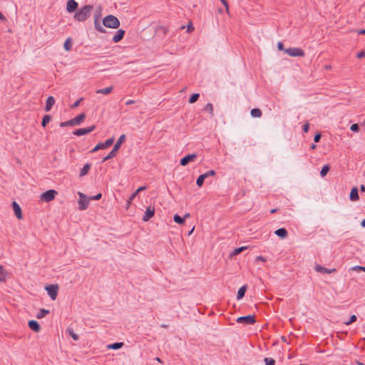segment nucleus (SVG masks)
I'll return each mask as SVG.
<instances>
[{
    "label": "nucleus",
    "instance_id": "obj_1",
    "mask_svg": "<svg viewBox=\"0 0 365 365\" xmlns=\"http://www.w3.org/2000/svg\"><path fill=\"white\" fill-rule=\"evenodd\" d=\"M93 9V6L92 5H85L82 6L75 13L73 19L79 22L86 21L91 16Z\"/></svg>",
    "mask_w": 365,
    "mask_h": 365
},
{
    "label": "nucleus",
    "instance_id": "obj_2",
    "mask_svg": "<svg viewBox=\"0 0 365 365\" xmlns=\"http://www.w3.org/2000/svg\"><path fill=\"white\" fill-rule=\"evenodd\" d=\"M104 26L110 29H118L120 26L118 19L113 15H108L103 19Z\"/></svg>",
    "mask_w": 365,
    "mask_h": 365
},
{
    "label": "nucleus",
    "instance_id": "obj_3",
    "mask_svg": "<svg viewBox=\"0 0 365 365\" xmlns=\"http://www.w3.org/2000/svg\"><path fill=\"white\" fill-rule=\"evenodd\" d=\"M101 17V7L99 6L98 10L95 11L94 14V27L96 31L105 34L106 32V29L101 26L100 22V19Z\"/></svg>",
    "mask_w": 365,
    "mask_h": 365
},
{
    "label": "nucleus",
    "instance_id": "obj_4",
    "mask_svg": "<svg viewBox=\"0 0 365 365\" xmlns=\"http://www.w3.org/2000/svg\"><path fill=\"white\" fill-rule=\"evenodd\" d=\"M78 208L80 210H85L88 207L91 201L90 197H88L85 194L81 192H78Z\"/></svg>",
    "mask_w": 365,
    "mask_h": 365
},
{
    "label": "nucleus",
    "instance_id": "obj_5",
    "mask_svg": "<svg viewBox=\"0 0 365 365\" xmlns=\"http://www.w3.org/2000/svg\"><path fill=\"white\" fill-rule=\"evenodd\" d=\"M284 52L292 57H304L305 56L304 51L300 48H288L284 50Z\"/></svg>",
    "mask_w": 365,
    "mask_h": 365
},
{
    "label": "nucleus",
    "instance_id": "obj_6",
    "mask_svg": "<svg viewBox=\"0 0 365 365\" xmlns=\"http://www.w3.org/2000/svg\"><path fill=\"white\" fill-rule=\"evenodd\" d=\"M57 193L58 192L55 190H48L43 192L41 195L40 198L42 201L48 202L55 198Z\"/></svg>",
    "mask_w": 365,
    "mask_h": 365
},
{
    "label": "nucleus",
    "instance_id": "obj_7",
    "mask_svg": "<svg viewBox=\"0 0 365 365\" xmlns=\"http://www.w3.org/2000/svg\"><path fill=\"white\" fill-rule=\"evenodd\" d=\"M114 142V138L112 137L108 140H106L103 143H98L91 151V153H95L100 149H106L113 145Z\"/></svg>",
    "mask_w": 365,
    "mask_h": 365
},
{
    "label": "nucleus",
    "instance_id": "obj_8",
    "mask_svg": "<svg viewBox=\"0 0 365 365\" xmlns=\"http://www.w3.org/2000/svg\"><path fill=\"white\" fill-rule=\"evenodd\" d=\"M216 173L214 170H210L207 172H206L204 174H202L198 176L196 180L197 185L200 187L203 185V183L205 182V180L207 179L208 177L214 176L215 175Z\"/></svg>",
    "mask_w": 365,
    "mask_h": 365
},
{
    "label": "nucleus",
    "instance_id": "obj_9",
    "mask_svg": "<svg viewBox=\"0 0 365 365\" xmlns=\"http://www.w3.org/2000/svg\"><path fill=\"white\" fill-rule=\"evenodd\" d=\"M48 295L52 300H55L58 295V286L57 284H50L46 287Z\"/></svg>",
    "mask_w": 365,
    "mask_h": 365
},
{
    "label": "nucleus",
    "instance_id": "obj_10",
    "mask_svg": "<svg viewBox=\"0 0 365 365\" xmlns=\"http://www.w3.org/2000/svg\"><path fill=\"white\" fill-rule=\"evenodd\" d=\"M236 321L237 323L245 324H247V325H252L256 322L255 315H247V316L240 317L237 319Z\"/></svg>",
    "mask_w": 365,
    "mask_h": 365
},
{
    "label": "nucleus",
    "instance_id": "obj_11",
    "mask_svg": "<svg viewBox=\"0 0 365 365\" xmlns=\"http://www.w3.org/2000/svg\"><path fill=\"white\" fill-rule=\"evenodd\" d=\"M197 157V155L195 153L188 154L180 159V163L182 166H185L188 163L195 161Z\"/></svg>",
    "mask_w": 365,
    "mask_h": 365
},
{
    "label": "nucleus",
    "instance_id": "obj_12",
    "mask_svg": "<svg viewBox=\"0 0 365 365\" xmlns=\"http://www.w3.org/2000/svg\"><path fill=\"white\" fill-rule=\"evenodd\" d=\"M95 129H96V126L93 125H91V126H89L87 128L76 129L73 132V133L75 135L81 136V135H86V134L92 132Z\"/></svg>",
    "mask_w": 365,
    "mask_h": 365
},
{
    "label": "nucleus",
    "instance_id": "obj_13",
    "mask_svg": "<svg viewBox=\"0 0 365 365\" xmlns=\"http://www.w3.org/2000/svg\"><path fill=\"white\" fill-rule=\"evenodd\" d=\"M155 209L153 206H148L146 208L144 215L142 217V220L144 222L149 221L155 215Z\"/></svg>",
    "mask_w": 365,
    "mask_h": 365
},
{
    "label": "nucleus",
    "instance_id": "obj_14",
    "mask_svg": "<svg viewBox=\"0 0 365 365\" xmlns=\"http://www.w3.org/2000/svg\"><path fill=\"white\" fill-rule=\"evenodd\" d=\"M78 4L75 0H68L66 4V10L68 13L77 11Z\"/></svg>",
    "mask_w": 365,
    "mask_h": 365
},
{
    "label": "nucleus",
    "instance_id": "obj_15",
    "mask_svg": "<svg viewBox=\"0 0 365 365\" xmlns=\"http://www.w3.org/2000/svg\"><path fill=\"white\" fill-rule=\"evenodd\" d=\"M12 207L16 218L18 220H21L23 218V215L20 205L16 202L14 201L12 202Z\"/></svg>",
    "mask_w": 365,
    "mask_h": 365
},
{
    "label": "nucleus",
    "instance_id": "obj_16",
    "mask_svg": "<svg viewBox=\"0 0 365 365\" xmlns=\"http://www.w3.org/2000/svg\"><path fill=\"white\" fill-rule=\"evenodd\" d=\"M125 34V30L123 29H118L115 34L113 36L112 41L114 43H118L120 42L124 37Z\"/></svg>",
    "mask_w": 365,
    "mask_h": 365
},
{
    "label": "nucleus",
    "instance_id": "obj_17",
    "mask_svg": "<svg viewBox=\"0 0 365 365\" xmlns=\"http://www.w3.org/2000/svg\"><path fill=\"white\" fill-rule=\"evenodd\" d=\"M314 269L317 272L323 273V274H331V273L335 272L336 271V269L335 268L327 269V268H325L319 264H317L314 267Z\"/></svg>",
    "mask_w": 365,
    "mask_h": 365
},
{
    "label": "nucleus",
    "instance_id": "obj_18",
    "mask_svg": "<svg viewBox=\"0 0 365 365\" xmlns=\"http://www.w3.org/2000/svg\"><path fill=\"white\" fill-rule=\"evenodd\" d=\"M147 187L145 186H141L140 187H138L135 192H134L129 197V199L127 200V208H128L130 207V205H131L132 203V201L134 200L135 197H136V195H138V192L143 191V190H145Z\"/></svg>",
    "mask_w": 365,
    "mask_h": 365
},
{
    "label": "nucleus",
    "instance_id": "obj_19",
    "mask_svg": "<svg viewBox=\"0 0 365 365\" xmlns=\"http://www.w3.org/2000/svg\"><path fill=\"white\" fill-rule=\"evenodd\" d=\"M86 118V114L84 113H82L79 114L78 115L76 116L74 118L71 119L72 125H80Z\"/></svg>",
    "mask_w": 365,
    "mask_h": 365
},
{
    "label": "nucleus",
    "instance_id": "obj_20",
    "mask_svg": "<svg viewBox=\"0 0 365 365\" xmlns=\"http://www.w3.org/2000/svg\"><path fill=\"white\" fill-rule=\"evenodd\" d=\"M55 98L53 96H48L46 101V106L44 110L46 112H48L51 110L52 107L55 104Z\"/></svg>",
    "mask_w": 365,
    "mask_h": 365
},
{
    "label": "nucleus",
    "instance_id": "obj_21",
    "mask_svg": "<svg viewBox=\"0 0 365 365\" xmlns=\"http://www.w3.org/2000/svg\"><path fill=\"white\" fill-rule=\"evenodd\" d=\"M29 327L34 331L35 332H38L41 330V326L39 323L36 320H30L28 322Z\"/></svg>",
    "mask_w": 365,
    "mask_h": 365
},
{
    "label": "nucleus",
    "instance_id": "obj_22",
    "mask_svg": "<svg viewBox=\"0 0 365 365\" xmlns=\"http://www.w3.org/2000/svg\"><path fill=\"white\" fill-rule=\"evenodd\" d=\"M349 199L351 201H356L359 199V190L356 187H354L351 188L350 195H349Z\"/></svg>",
    "mask_w": 365,
    "mask_h": 365
},
{
    "label": "nucleus",
    "instance_id": "obj_23",
    "mask_svg": "<svg viewBox=\"0 0 365 365\" xmlns=\"http://www.w3.org/2000/svg\"><path fill=\"white\" fill-rule=\"evenodd\" d=\"M274 234L282 239H284L288 235V232L284 227L275 230Z\"/></svg>",
    "mask_w": 365,
    "mask_h": 365
},
{
    "label": "nucleus",
    "instance_id": "obj_24",
    "mask_svg": "<svg viewBox=\"0 0 365 365\" xmlns=\"http://www.w3.org/2000/svg\"><path fill=\"white\" fill-rule=\"evenodd\" d=\"M247 289V285H246V284L243 285L238 289L237 294V300H240L244 297Z\"/></svg>",
    "mask_w": 365,
    "mask_h": 365
},
{
    "label": "nucleus",
    "instance_id": "obj_25",
    "mask_svg": "<svg viewBox=\"0 0 365 365\" xmlns=\"http://www.w3.org/2000/svg\"><path fill=\"white\" fill-rule=\"evenodd\" d=\"M125 134H122L119 138L118 139L117 142L115 143V144L114 145L113 148L115 150H116L117 151H118V150L120 149L122 143L125 140Z\"/></svg>",
    "mask_w": 365,
    "mask_h": 365
},
{
    "label": "nucleus",
    "instance_id": "obj_26",
    "mask_svg": "<svg viewBox=\"0 0 365 365\" xmlns=\"http://www.w3.org/2000/svg\"><path fill=\"white\" fill-rule=\"evenodd\" d=\"M91 164L86 163L84 165V166L81 169L79 176L83 177L88 174L89 170L91 169Z\"/></svg>",
    "mask_w": 365,
    "mask_h": 365
},
{
    "label": "nucleus",
    "instance_id": "obj_27",
    "mask_svg": "<svg viewBox=\"0 0 365 365\" xmlns=\"http://www.w3.org/2000/svg\"><path fill=\"white\" fill-rule=\"evenodd\" d=\"M113 90V86H109V87H107V88L98 89L96 91V93H97L103 94V95H107V94L110 93Z\"/></svg>",
    "mask_w": 365,
    "mask_h": 365
},
{
    "label": "nucleus",
    "instance_id": "obj_28",
    "mask_svg": "<svg viewBox=\"0 0 365 365\" xmlns=\"http://www.w3.org/2000/svg\"><path fill=\"white\" fill-rule=\"evenodd\" d=\"M250 114L253 118H260L262 115V112L259 108H252L250 111Z\"/></svg>",
    "mask_w": 365,
    "mask_h": 365
},
{
    "label": "nucleus",
    "instance_id": "obj_29",
    "mask_svg": "<svg viewBox=\"0 0 365 365\" xmlns=\"http://www.w3.org/2000/svg\"><path fill=\"white\" fill-rule=\"evenodd\" d=\"M123 345H124L123 342H115V343L108 345V348L110 349L117 350V349L122 348L123 346Z\"/></svg>",
    "mask_w": 365,
    "mask_h": 365
},
{
    "label": "nucleus",
    "instance_id": "obj_30",
    "mask_svg": "<svg viewBox=\"0 0 365 365\" xmlns=\"http://www.w3.org/2000/svg\"><path fill=\"white\" fill-rule=\"evenodd\" d=\"M118 151L116 150H115L114 148L112 149V150L106 156L103 158V160L102 162H105L106 160H108L113 158H114L116 154H117Z\"/></svg>",
    "mask_w": 365,
    "mask_h": 365
},
{
    "label": "nucleus",
    "instance_id": "obj_31",
    "mask_svg": "<svg viewBox=\"0 0 365 365\" xmlns=\"http://www.w3.org/2000/svg\"><path fill=\"white\" fill-rule=\"evenodd\" d=\"M63 48L66 51H69L72 48V39L71 38H68L63 44Z\"/></svg>",
    "mask_w": 365,
    "mask_h": 365
},
{
    "label": "nucleus",
    "instance_id": "obj_32",
    "mask_svg": "<svg viewBox=\"0 0 365 365\" xmlns=\"http://www.w3.org/2000/svg\"><path fill=\"white\" fill-rule=\"evenodd\" d=\"M49 313V310L45 309H41L36 314L37 319H42L45 317Z\"/></svg>",
    "mask_w": 365,
    "mask_h": 365
},
{
    "label": "nucleus",
    "instance_id": "obj_33",
    "mask_svg": "<svg viewBox=\"0 0 365 365\" xmlns=\"http://www.w3.org/2000/svg\"><path fill=\"white\" fill-rule=\"evenodd\" d=\"M66 331L68 333L69 336L72 337V339L75 341H78L79 339V336L74 332L73 329L68 328Z\"/></svg>",
    "mask_w": 365,
    "mask_h": 365
},
{
    "label": "nucleus",
    "instance_id": "obj_34",
    "mask_svg": "<svg viewBox=\"0 0 365 365\" xmlns=\"http://www.w3.org/2000/svg\"><path fill=\"white\" fill-rule=\"evenodd\" d=\"M174 222L178 225H182L185 222V217H180L179 215L175 214L173 217Z\"/></svg>",
    "mask_w": 365,
    "mask_h": 365
},
{
    "label": "nucleus",
    "instance_id": "obj_35",
    "mask_svg": "<svg viewBox=\"0 0 365 365\" xmlns=\"http://www.w3.org/2000/svg\"><path fill=\"white\" fill-rule=\"evenodd\" d=\"M51 120V116L50 115H45L41 121V125L45 128L47 124Z\"/></svg>",
    "mask_w": 365,
    "mask_h": 365
},
{
    "label": "nucleus",
    "instance_id": "obj_36",
    "mask_svg": "<svg viewBox=\"0 0 365 365\" xmlns=\"http://www.w3.org/2000/svg\"><path fill=\"white\" fill-rule=\"evenodd\" d=\"M330 166L329 165H325L322 167L321 171H320V175L321 177L324 178L327 175L328 172L330 170Z\"/></svg>",
    "mask_w": 365,
    "mask_h": 365
},
{
    "label": "nucleus",
    "instance_id": "obj_37",
    "mask_svg": "<svg viewBox=\"0 0 365 365\" xmlns=\"http://www.w3.org/2000/svg\"><path fill=\"white\" fill-rule=\"evenodd\" d=\"M200 98V94L197 93H193L190 96L188 102L190 103H195Z\"/></svg>",
    "mask_w": 365,
    "mask_h": 365
},
{
    "label": "nucleus",
    "instance_id": "obj_38",
    "mask_svg": "<svg viewBox=\"0 0 365 365\" xmlns=\"http://www.w3.org/2000/svg\"><path fill=\"white\" fill-rule=\"evenodd\" d=\"M204 110H205V111H208V112L210 113V115H211V116H213V115H214V113H213L214 110H213V106H212V103H207V104H206V106H205Z\"/></svg>",
    "mask_w": 365,
    "mask_h": 365
},
{
    "label": "nucleus",
    "instance_id": "obj_39",
    "mask_svg": "<svg viewBox=\"0 0 365 365\" xmlns=\"http://www.w3.org/2000/svg\"><path fill=\"white\" fill-rule=\"evenodd\" d=\"M6 280V272L4 271V267L0 265V282H4Z\"/></svg>",
    "mask_w": 365,
    "mask_h": 365
},
{
    "label": "nucleus",
    "instance_id": "obj_40",
    "mask_svg": "<svg viewBox=\"0 0 365 365\" xmlns=\"http://www.w3.org/2000/svg\"><path fill=\"white\" fill-rule=\"evenodd\" d=\"M265 365H275V360L272 358L266 357L264 359Z\"/></svg>",
    "mask_w": 365,
    "mask_h": 365
},
{
    "label": "nucleus",
    "instance_id": "obj_41",
    "mask_svg": "<svg viewBox=\"0 0 365 365\" xmlns=\"http://www.w3.org/2000/svg\"><path fill=\"white\" fill-rule=\"evenodd\" d=\"M247 248V247H240L236 248V249H235V250L233 251L232 255H239V254H240L242 251H244L245 250H246Z\"/></svg>",
    "mask_w": 365,
    "mask_h": 365
},
{
    "label": "nucleus",
    "instance_id": "obj_42",
    "mask_svg": "<svg viewBox=\"0 0 365 365\" xmlns=\"http://www.w3.org/2000/svg\"><path fill=\"white\" fill-rule=\"evenodd\" d=\"M356 319H357L356 316L354 314H352V315H351L349 319L347 322H346L344 324L346 325H349V324L354 323V322H356Z\"/></svg>",
    "mask_w": 365,
    "mask_h": 365
},
{
    "label": "nucleus",
    "instance_id": "obj_43",
    "mask_svg": "<svg viewBox=\"0 0 365 365\" xmlns=\"http://www.w3.org/2000/svg\"><path fill=\"white\" fill-rule=\"evenodd\" d=\"M350 130L353 132H358L359 130V125L357 123H354L351 125Z\"/></svg>",
    "mask_w": 365,
    "mask_h": 365
},
{
    "label": "nucleus",
    "instance_id": "obj_44",
    "mask_svg": "<svg viewBox=\"0 0 365 365\" xmlns=\"http://www.w3.org/2000/svg\"><path fill=\"white\" fill-rule=\"evenodd\" d=\"M351 270H354V271H357V272H359V271L365 272V267L356 265V266H354V267H351Z\"/></svg>",
    "mask_w": 365,
    "mask_h": 365
},
{
    "label": "nucleus",
    "instance_id": "obj_45",
    "mask_svg": "<svg viewBox=\"0 0 365 365\" xmlns=\"http://www.w3.org/2000/svg\"><path fill=\"white\" fill-rule=\"evenodd\" d=\"M60 126L61 127L73 126L72 125V123H71V120H67V121H65V122H61L60 123Z\"/></svg>",
    "mask_w": 365,
    "mask_h": 365
},
{
    "label": "nucleus",
    "instance_id": "obj_46",
    "mask_svg": "<svg viewBox=\"0 0 365 365\" xmlns=\"http://www.w3.org/2000/svg\"><path fill=\"white\" fill-rule=\"evenodd\" d=\"M82 100H83V98H81L78 100H77L73 105L71 106V108L72 109L77 108L79 106V104Z\"/></svg>",
    "mask_w": 365,
    "mask_h": 365
},
{
    "label": "nucleus",
    "instance_id": "obj_47",
    "mask_svg": "<svg viewBox=\"0 0 365 365\" xmlns=\"http://www.w3.org/2000/svg\"><path fill=\"white\" fill-rule=\"evenodd\" d=\"M321 138H322L321 133H317L314 136V141L315 143H318L320 140Z\"/></svg>",
    "mask_w": 365,
    "mask_h": 365
},
{
    "label": "nucleus",
    "instance_id": "obj_48",
    "mask_svg": "<svg viewBox=\"0 0 365 365\" xmlns=\"http://www.w3.org/2000/svg\"><path fill=\"white\" fill-rule=\"evenodd\" d=\"M102 197V194L101 193H98L97 195H94V196H92L90 197V200H99Z\"/></svg>",
    "mask_w": 365,
    "mask_h": 365
},
{
    "label": "nucleus",
    "instance_id": "obj_49",
    "mask_svg": "<svg viewBox=\"0 0 365 365\" xmlns=\"http://www.w3.org/2000/svg\"><path fill=\"white\" fill-rule=\"evenodd\" d=\"M277 48L279 51H284L286 49L284 48V44L282 42L279 41L277 43Z\"/></svg>",
    "mask_w": 365,
    "mask_h": 365
},
{
    "label": "nucleus",
    "instance_id": "obj_50",
    "mask_svg": "<svg viewBox=\"0 0 365 365\" xmlns=\"http://www.w3.org/2000/svg\"><path fill=\"white\" fill-rule=\"evenodd\" d=\"M309 129V124L308 123H305L302 127V130L304 133H307Z\"/></svg>",
    "mask_w": 365,
    "mask_h": 365
},
{
    "label": "nucleus",
    "instance_id": "obj_51",
    "mask_svg": "<svg viewBox=\"0 0 365 365\" xmlns=\"http://www.w3.org/2000/svg\"><path fill=\"white\" fill-rule=\"evenodd\" d=\"M220 1L225 6L227 12L229 13V6L227 0H220Z\"/></svg>",
    "mask_w": 365,
    "mask_h": 365
},
{
    "label": "nucleus",
    "instance_id": "obj_52",
    "mask_svg": "<svg viewBox=\"0 0 365 365\" xmlns=\"http://www.w3.org/2000/svg\"><path fill=\"white\" fill-rule=\"evenodd\" d=\"M356 56H357L359 58H365V51H361L359 52V53H357Z\"/></svg>",
    "mask_w": 365,
    "mask_h": 365
},
{
    "label": "nucleus",
    "instance_id": "obj_53",
    "mask_svg": "<svg viewBox=\"0 0 365 365\" xmlns=\"http://www.w3.org/2000/svg\"><path fill=\"white\" fill-rule=\"evenodd\" d=\"M0 20L5 22V21H7V19L6 17L3 15V14L0 11Z\"/></svg>",
    "mask_w": 365,
    "mask_h": 365
},
{
    "label": "nucleus",
    "instance_id": "obj_54",
    "mask_svg": "<svg viewBox=\"0 0 365 365\" xmlns=\"http://www.w3.org/2000/svg\"><path fill=\"white\" fill-rule=\"evenodd\" d=\"M193 29H194V28H193L192 25L191 24H190L187 26V31L191 32Z\"/></svg>",
    "mask_w": 365,
    "mask_h": 365
},
{
    "label": "nucleus",
    "instance_id": "obj_55",
    "mask_svg": "<svg viewBox=\"0 0 365 365\" xmlns=\"http://www.w3.org/2000/svg\"><path fill=\"white\" fill-rule=\"evenodd\" d=\"M257 260H261V261L265 262L266 259L264 257H263L262 256H257Z\"/></svg>",
    "mask_w": 365,
    "mask_h": 365
},
{
    "label": "nucleus",
    "instance_id": "obj_56",
    "mask_svg": "<svg viewBox=\"0 0 365 365\" xmlns=\"http://www.w3.org/2000/svg\"><path fill=\"white\" fill-rule=\"evenodd\" d=\"M133 103H135V101H133V100H128V101H127L125 102V104H126V105H128H128L133 104Z\"/></svg>",
    "mask_w": 365,
    "mask_h": 365
},
{
    "label": "nucleus",
    "instance_id": "obj_57",
    "mask_svg": "<svg viewBox=\"0 0 365 365\" xmlns=\"http://www.w3.org/2000/svg\"><path fill=\"white\" fill-rule=\"evenodd\" d=\"M359 34L365 35V29H360L358 31Z\"/></svg>",
    "mask_w": 365,
    "mask_h": 365
},
{
    "label": "nucleus",
    "instance_id": "obj_58",
    "mask_svg": "<svg viewBox=\"0 0 365 365\" xmlns=\"http://www.w3.org/2000/svg\"><path fill=\"white\" fill-rule=\"evenodd\" d=\"M360 190H361V192H365V186H364V185H361L360 186Z\"/></svg>",
    "mask_w": 365,
    "mask_h": 365
},
{
    "label": "nucleus",
    "instance_id": "obj_59",
    "mask_svg": "<svg viewBox=\"0 0 365 365\" xmlns=\"http://www.w3.org/2000/svg\"><path fill=\"white\" fill-rule=\"evenodd\" d=\"M361 226L365 227V218L361 222Z\"/></svg>",
    "mask_w": 365,
    "mask_h": 365
},
{
    "label": "nucleus",
    "instance_id": "obj_60",
    "mask_svg": "<svg viewBox=\"0 0 365 365\" xmlns=\"http://www.w3.org/2000/svg\"><path fill=\"white\" fill-rule=\"evenodd\" d=\"M277 212V208L272 209V210H270V213H272V214H274V213H275V212Z\"/></svg>",
    "mask_w": 365,
    "mask_h": 365
},
{
    "label": "nucleus",
    "instance_id": "obj_61",
    "mask_svg": "<svg viewBox=\"0 0 365 365\" xmlns=\"http://www.w3.org/2000/svg\"><path fill=\"white\" fill-rule=\"evenodd\" d=\"M190 217V214L187 212V213H186V214L184 215V217H185V220L186 218H188V217Z\"/></svg>",
    "mask_w": 365,
    "mask_h": 365
},
{
    "label": "nucleus",
    "instance_id": "obj_62",
    "mask_svg": "<svg viewBox=\"0 0 365 365\" xmlns=\"http://www.w3.org/2000/svg\"><path fill=\"white\" fill-rule=\"evenodd\" d=\"M356 363L357 365H365L364 363H362L360 361H356Z\"/></svg>",
    "mask_w": 365,
    "mask_h": 365
},
{
    "label": "nucleus",
    "instance_id": "obj_63",
    "mask_svg": "<svg viewBox=\"0 0 365 365\" xmlns=\"http://www.w3.org/2000/svg\"><path fill=\"white\" fill-rule=\"evenodd\" d=\"M316 147H317V146H316V145H315V144H314V143H312V144L311 145V149H312V150L315 149V148H316Z\"/></svg>",
    "mask_w": 365,
    "mask_h": 365
},
{
    "label": "nucleus",
    "instance_id": "obj_64",
    "mask_svg": "<svg viewBox=\"0 0 365 365\" xmlns=\"http://www.w3.org/2000/svg\"><path fill=\"white\" fill-rule=\"evenodd\" d=\"M362 126H365V120L361 123Z\"/></svg>",
    "mask_w": 365,
    "mask_h": 365
}]
</instances>
